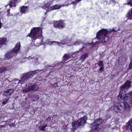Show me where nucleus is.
Segmentation results:
<instances>
[{
  "label": "nucleus",
  "instance_id": "nucleus-31",
  "mask_svg": "<svg viewBox=\"0 0 132 132\" xmlns=\"http://www.w3.org/2000/svg\"><path fill=\"white\" fill-rule=\"evenodd\" d=\"M124 105L125 108H128L129 107V106L128 103L127 102H125L124 103Z\"/></svg>",
  "mask_w": 132,
  "mask_h": 132
},
{
  "label": "nucleus",
  "instance_id": "nucleus-33",
  "mask_svg": "<svg viewBox=\"0 0 132 132\" xmlns=\"http://www.w3.org/2000/svg\"><path fill=\"white\" fill-rule=\"evenodd\" d=\"M81 42L79 40L76 42L74 44L75 45H79Z\"/></svg>",
  "mask_w": 132,
  "mask_h": 132
},
{
  "label": "nucleus",
  "instance_id": "nucleus-6",
  "mask_svg": "<svg viewBox=\"0 0 132 132\" xmlns=\"http://www.w3.org/2000/svg\"><path fill=\"white\" fill-rule=\"evenodd\" d=\"M46 43L48 44H50L51 45H59L61 46L62 44H68V42L67 40H63L61 42H55L53 41L52 42L49 41L48 40L46 41Z\"/></svg>",
  "mask_w": 132,
  "mask_h": 132
},
{
  "label": "nucleus",
  "instance_id": "nucleus-9",
  "mask_svg": "<svg viewBox=\"0 0 132 132\" xmlns=\"http://www.w3.org/2000/svg\"><path fill=\"white\" fill-rule=\"evenodd\" d=\"M37 86L35 85H31L29 86L28 88L23 90L24 92H26L29 91H35V89L36 90L37 89Z\"/></svg>",
  "mask_w": 132,
  "mask_h": 132
},
{
  "label": "nucleus",
  "instance_id": "nucleus-13",
  "mask_svg": "<svg viewBox=\"0 0 132 132\" xmlns=\"http://www.w3.org/2000/svg\"><path fill=\"white\" fill-rule=\"evenodd\" d=\"M125 94L126 93L125 91L123 92L120 91L118 96V100L119 101H121L124 99L125 100Z\"/></svg>",
  "mask_w": 132,
  "mask_h": 132
},
{
  "label": "nucleus",
  "instance_id": "nucleus-1",
  "mask_svg": "<svg viewBox=\"0 0 132 132\" xmlns=\"http://www.w3.org/2000/svg\"><path fill=\"white\" fill-rule=\"evenodd\" d=\"M42 30V28H33L29 35L30 37L35 39L34 42L35 43V45L37 46H40L43 41Z\"/></svg>",
  "mask_w": 132,
  "mask_h": 132
},
{
  "label": "nucleus",
  "instance_id": "nucleus-34",
  "mask_svg": "<svg viewBox=\"0 0 132 132\" xmlns=\"http://www.w3.org/2000/svg\"><path fill=\"white\" fill-rule=\"evenodd\" d=\"M99 70L101 71H102L104 70L103 66H101L99 69Z\"/></svg>",
  "mask_w": 132,
  "mask_h": 132
},
{
  "label": "nucleus",
  "instance_id": "nucleus-40",
  "mask_svg": "<svg viewBox=\"0 0 132 132\" xmlns=\"http://www.w3.org/2000/svg\"><path fill=\"white\" fill-rule=\"evenodd\" d=\"M99 43V42H97V41H96L95 42V44H98V43Z\"/></svg>",
  "mask_w": 132,
  "mask_h": 132
},
{
  "label": "nucleus",
  "instance_id": "nucleus-14",
  "mask_svg": "<svg viewBox=\"0 0 132 132\" xmlns=\"http://www.w3.org/2000/svg\"><path fill=\"white\" fill-rule=\"evenodd\" d=\"M103 120L102 119L98 118L95 120L93 123L96 124L99 127H101V125L103 123Z\"/></svg>",
  "mask_w": 132,
  "mask_h": 132
},
{
  "label": "nucleus",
  "instance_id": "nucleus-26",
  "mask_svg": "<svg viewBox=\"0 0 132 132\" xmlns=\"http://www.w3.org/2000/svg\"><path fill=\"white\" fill-rule=\"evenodd\" d=\"M97 64L100 66H103L104 65V64L103 62L102 61H100L98 62L97 63Z\"/></svg>",
  "mask_w": 132,
  "mask_h": 132
},
{
  "label": "nucleus",
  "instance_id": "nucleus-27",
  "mask_svg": "<svg viewBox=\"0 0 132 132\" xmlns=\"http://www.w3.org/2000/svg\"><path fill=\"white\" fill-rule=\"evenodd\" d=\"M128 14L129 16L130 19L132 20V9L129 12Z\"/></svg>",
  "mask_w": 132,
  "mask_h": 132
},
{
  "label": "nucleus",
  "instance_id": "nucleus-18",
  "mask_svg": "<svg viewBox=\"0 0 132 132\" xmlns=\"http://www.w3.org/2000/svg\"><path fill=\"white\" fill-rule=\"evenodd\" d=\"M130 126V130L132 132V119L129 121L126 124V127L127 128Z\"/></svg>",
  "mask_w": 132,
  "mask_h": 132
},
{
  "label": "nucleus",
  "instance_id": "nucleus-30",
  "mask_svg": "<svg viewBox=\"0 0 132 132\" xmlns=\"http://www.w3.org/2000/svg\"><path fill=\"white\" fill-rule=\"evenodd\" d=\"M127 2L128 4L132 6V0H127Z\"/></svg>",
  "mask_w": 132,
  "mask_h": 132
},
{
  "label": "nucleus",
  "instance_id": "nucleus-32",
  "mask_svg": "<svg viewBox=\"0 0 132 132\" xmlns=\"http://www.w3.org/2000/svg\"><path fill=\"white\" fill-rule=\"evenodd\" d=\"M132 68V58L130 61V62L129 64V69H131Z\"/></svg>",
  "mask_w": 132,
  "mask_h": 132
},
{
  "label": "nucleus",
  "instance_id": "nucleus-41",
  "mask_svg": "<svg viewBox=\"0 0 132 132\" xmlns=\"http://www.w3.org/2000/svg\"><path fill=\"white\" fill-rule=\"evenodd\" d=\"M2 27V24L1 22V21H0V28L1 27Z\"/></svg>",
  "mask_w": 132,
  "mask_h": 132
},
{
  "label": "nucleus",
  "instance_id": "nucleus-24",
  "mask_svg": "<svg viewBox=\"0 0 132 132\" xmlns=\"http://www.w3.org/2000/svg\"><path fill=\"white\" fill-rule=\"evenodd\" d=\"M6 70V68L5 67H2L0 68V74L2 73L4 71Z\"/></svg>",
  "mask_w": 132,
  "mask_h": 132
},
{
  "label": "nucleus",
  "instance_id": "nucleus-8",
  "mask_svg": "<svg viewBox=\"0 0 132 132\" xmlns=\"http://www.w3.org/2000/svg\"><path fill=\"white\" fill-rule=\"evenodd\" d=\"M65 25V23L62 20H60L59 21H55L54 22V26L55 27L63 28Z\"/></svg>",
  "mask_w": 132,
  "mask_h": 132
},
{
  "label": "nucleus",
  "instance_id": "nucleus-23",
  "mask_svg": "<svg viewBox=\"0 0 132 132\" xmlns=\"http://www.w3.org/2000/svg\"><path fill=\"white\" fill-rule=\"evenodd\" d=\"M70 58V56L67 54H65L63 57V59L65 60H68Z\"/></svg>",
  "mask_w": 132,
  "mask_h": 132
},
{
  "label": "nucleus",
  "instance_id": "nucleus-43",
  "mask_svg": "<svg viewBox=\"0 0 132 132\" xmlns=\"http://www.w3.org/2000/svg\"><path fill=\"white\" fill-rule=\"evenodd\" d=\"M68 5H66L67 6H68ZM66 5H65V6Z\"/></svg>",
  "mask_w": 132,
  "mask_h": 132
},
{
  "label": "nucleus",
  "instance_id": "nucleus-12",
  "mask_svg": "<svg viewBox=\"0 0 132 132\" xmlns=\"http://www.w3.org/2000/svg\"><path fill=\"white\" fill-rule=\"evenodd\" d=\"M131 82L128 80L126 81L124 84L120 87V89L122 91L128 88L130 86Z\"/></svg>",
  "mask_w": 132,
  "mask_h": 132
},
{
  "label": "nucleus",
  "instance_id": "nucleus-7",
  "mask_svg": "<svg viewBox=\"0 0 132 132\" xmlns=\"http://www.w3.org/2000/svg\"><path fill=\"white\" fill-rule=\"evenodd\" d=\"M31 76V75L30 73L24 74L23 76L22 77L21 80L18 82V84L20 83H21V84H24L26 80L30 78Z\"/></svg>",
  "mask_w": 132,
  "mask_h": 132
},
{
  "label": "nucleus",
  "instance_id": "nucleus-19",
  "mask_svg": "<svg viewBox=\"0 0 132 132\" xmlns=\"http://www.w3.org/2000/svg\"><path fill=\"white\" fill-rule=\"evenodd\" d=\"M16 2V1L15 0L13 2L12 1L11 2V3L9 5H8L6 6V7H7L8 6L9 7H11L12 6H14V7H15V3Z\"/></svg>",
  "mask_w": 132,
  "mask_h": 132
},
{
  "label": "nucleus",
  "instance_id": "nucleus-28",
  "mask_svg": "<svg viewBox=\"0 0 132 132\" xmlns=\"http://www.w3.org/2000/svg\"><path fill=\"white\" fill-rule=\"evenodd\" d=\"M87 119V117L86 116H84L83 117V124L86 123V121Z\"/></svg>",
  "mask_w": 132,
  "mask_h": 132
},
{
  "label": "nucleus",
  "instance_id": "nucleus-5",
  "mask_svg": "<svg viewBox=\"0 0 132 132\" xmlns=\"http://www.w3.org/2000/svg\"><path fill=\"white\" fill-rule=\"evenodd\" d=\"M113 108V110L114 111L120 112H121L123 109V106L120 103H116L113 105L112 107Z\"/></svg>",
  "mask_w": 132,
  "mask_h": 132
},
{
  "label": "nucleus",
  "instance_id": "nucleus-25",
  "mask_svg": "<svg viewBox=\"0 0 132 132\" xmlns=\"http://www.w3.org/2000/svg\"><path fill=\"white\" fill-rule=\"evenodd\" d=\"M13 91V90L12 89H10L7 90V92L8 93L9 95H10Z\"/></svg>",
  "mask_w": 132,
  "mask_h": 132
},
{
  "label": "nucleus",
  "instance_id": "nucleus-35",
  "mask_svg": "<svg viewBox=\"0 0 132 132\" xmlns=\"http://www.w3.org/2000/svg\"><path fill=\"white\" fill-rule=\"evenodd\" d=\"M4 95H7V96L9 95L8 93L7 92V90L4 93Z\"/></svg>",
  "mask_w": 132,
  "mask_h": 132
},
{
  "label": "nucleus",
  "instance_id": "nucleus-17",
  "mask_svg": "<svg viewBox=\"0 0 132 132\" xmlns=\"http://www.w3.org/2000/svg\"><path fill=\"white\" fill-rule=\"evenodd\" d=\"M132 96V91L125 95V100H127Z\"/></svg>",
  "mask_w": 132,
  "mask_h": 132
},
{
  "label": "nucleus",
  "instance_id": "nucleus-38",
  "mask_svg": "<svg viewBox=\"0 0 132 132\" xmlns=\"http://www.w3.org/2000/svg\"><path fill=\"white\" fill-rule=\"evenodd\" d=\"M53 86H54V87L55 86H58V85H57V84L56 83H55L53 85Z\"/></svg>",
  "mask_w": 132,
  "mask_h": 132
},
{
  "label": "nucleus",
  "instance_id": "nucleus-29",
  "mask_svg": "<svg viewBox=\"0 0 132 132\" xmlns=\"http://www.w3.org/2000/svg\"><path fill=\"white\" fill-rule=\"evenodd\" d=\"M88 53H86L83 55V59H85L88 56Z\"/></svg>",
  "mask_w": 132,
  "mask_h": 132
},
{
  "label": "nucleus",
  "instance_id": "nucleus-42",
  "mask_svg": "<svg viewBox=\"0 0 132 132\" xmlns=\"http://www.w3.org/2000/svg\"><path fill=\"white\" fill-rule=\"evenodd\" d=\"M38 71H35V72H36V73H38Z\"/></svg>",
  "mask_w": 132,
  "mask_h": 132
},
{
  "label": "nucleus",
  "instance_id": "nucleus-20",
  "mask_svg": "<svg viewBox=\"0 0 132 132\" xmlns=\"http://www.w3.org/2000/svg\"><path fill=\"white\" fill-rule=\"evenodd\" d=\"M112 0H103L102 3L104 5L110 4Z\"/></svg>",
  "mask_w": 132,
  "mask_h": 132
},
{
  "label": "nucleus",
  "instance_id": "nucleus-21",
  "mask_svg": "<svg viewBox=\"0 0 132 132\" xmlns=\"http://www.w3.org/2000/svg\"><path fill=\"white\" fill-rule=\"evenodd\" d=\"M7 40L6 38H2L0 39V45L5 44Z\"/></svg>",
  "mask_w": 132,
  "mask_h": 132
},
{
  "label": "nucleus",
  "instance_id": "nucleus-36",
  "mask_svg": "<svg viewBox=\"0 0 132 132\" xmlns=\"http://www.w3.org/2000/svg\"><path fill=\"white\" fill-rule=\"evenodd\" d=\"M8 100H7L6 101H4L3 102V104L4 105L8 101Z\"/></svg>",
  "mask_w": 132,
  "mask_h": 132
},
{
  "label": "nucleus",
  "instance_id": "nucleus-3",
  "mask_svg": "<svg viewBox=\"0 0 132 132\" xmlns=\"http://www.w3.org/2000/svg\"><path fill=\"white\" fill-rule=\"evenodd\" d=\"M20 46V42H18L15 48L13 49V50L6 54L5 58L6 59H8L12 58L13 55H16L18 52L19 51Z\"/></svg>",
  "mask_w": 132,
  "mask_h": 132
},
{
  "label": "nucleus",
  "instance_id": "nucleus-37",
  "mask_svg": "<svg viewBox=\"0 0 132 132\" xmlns=\"http://www.w3.org/2000/svg\"><path fill=\"white\" fill-rule=\"evenodd\" d=\"M115 31V32H117V30H115L114 29H113L112 30H111L110 31H108V32H111V31Z\"/></svg>",
  "mask_w": 132,
  "mask_h": 132
},
{
  "label": "nucleus",
  "instance_id": "nucleus-16",
  "mask_svg": "<svg viewBox=\"0 0 132 132\" xmlns=\"http://www.w3.org/2000/svg\"><path fill=\"white\" fill-rule=\"evenodd\" d=\"M28 10V8L27 6H22L20 12L23 13L27 12Z\"/></svg>",
  "mask_w": 132,
  "mask_h": 132
},
{
  "label": "nucleus",
  "instance_id": "nucleus-44",
  "mask_svg": "<svg viewBox=\"0 0 132 132\" xmlns=\"http://www.w3.org/2000/svg\"><path fill=\"white\" fill-rule=\"evenodd\" d=\"M55 79V78H53V79Z\"/></svg>",
  "mask_w": 132,
  "mask_h": 132
},
{
  "label": "nucleus",
  "instance_id": "nucleus-10",
  "mask_svg": "<svg viewBox=\"0 0 132 132\" xmlns=\"http://www.w3.org/2000/svg\"><path fill=\"white\" fill-rule=\"evenodd\" d=\"M82 124V118L79 119L77 122L74 121L73 122L72 124V126L76 129V127H78V126H80Z\"/></svg>",
  "mask_w": 132,
  "mask_h": 132
},
{
  "label": "nucleus",
  "instance_id": "nucleus-39",
  "mask_svg": "<svg viewBox=\"0 0 132 132\" xmlns=\"http://www.w3.org/2000/svg\"><path fill=\"white\" fill-rule=\"evenodd\" d=\"M38 60V59H37V58H36V59H35V63L36 64H38L37 62V61Z\"/></svg>",
  "mask_w": 132,
  "mask_h": 132
},
{
  "label": "nucleus",
  "instance_id": "nucleus-15",
  "mask_svg": "<svg viewBox=\"0 0 132 132\" xmlns=\"http://www.w3.org/2000/svg\"><path fill=\"white\" fill-rule=\"evenodd\" d=\"M50 128V126L46 123L44 124V125H41L39 127L40 130L45 131L49 128Z\"/></svg>",
  "mask_w": 132,
  "mask_h": 132
},
{
  "label": "nucleus",
  "instance_id": "nucleus-11",
  "mask_svg": "<svg viewBox=\"0 0 132 132\" xmlns=\"http://www.w3.org/2000/svg\"><path fill=\"white\" fill-rule=\"evenodd\" d=\"M92 129L91 130V132H97L100 130L101 127L94 123L91 124Z\"/></svg>",
  "mask_w": 132,
  "mask_h": 132
},
{
  "label": "nucleus",
  "instance_id": "nucleus-22",
  "mask_svg": "<svg viewBox=\"0 0 132 132\" xmlns=\"http://www.w3.org/2000/svg\"><path fill=\"white\" fill-rule=\"evenodd\" d=\"M95 45V44L93 45H92L91 43H87L86 44H83V47H85L88 46H90L91 45H92V46H91V47L92 48L94 47V45Z\"/></svg>",
  "mask_w": 132,
  "mask_h": 132
},
{
  "label": "nucleus",
  "instance_id": "nucleus-2",
  "mask_svg": "<svg viewBox=\"0 0 132 132\" xmlns=\"http://www.w3.org/2000/svg\"><path fill=\"white\" fill-rule=\"evenodd\" d=\"M108 33V31L107 30L102 29L97 32L96 38L99 39V42L103 43H107L109 40L108 37L106 36Z\"/></svg>",
  "mask_w": 132,
  "mask_h": 132
},
{
  "label": "nucleus",
  "instance_id": "nucleus-4",
  "mask_svg": "<svg viewBox=\"0 0 132 132\" xmlns=\"http://www.w3.org/2000/svg\"><path fill=\"white\" fill-rule=\"evenodd\" d=\"M64 6V5H56L51 7H48V4H45L44 6V7H45L46 8H47V9H46V12L45 13V14L46 15L47 12L51 11L54 10L58 9L61 7H63Z\"/></svg>",
  "mask_w": 132,
  "mask_h": 132
}]
</instances>
